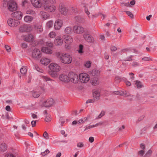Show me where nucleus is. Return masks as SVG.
I'll use <instances>...</instances> for the list:
<instances>
[{"instance_id": "nucleus-8", "label": "nucleus", "mask_w": 157, "mask_h": 157, "mask_svg": "<svg viewBox=\"0 0 157 157\" xmlns=\"http://www.w3.org/2000/svg\"><path fill=\"white\" fill-rule=\"evenodd\" d=\"M93 97L96 101L99 100L100 97V91L99 90L94 89L92 90Z\"/></svg>"}, {"instance_id": "nucleus-42", "label": "nucleus", "mask_w": 157, "mask_h": 157, "mask_svg": "<svg viewBox=\"0 0 157 157\" xmlns=\"http://www.w3.org/2000/svg\"><path fill=\"white\" fill-rule=\"evenodd\" d=\"M56 36V33L53 32H50L49 34V37L52 38H54Z\"/></svg>"}, {"instance_id": "nucleus-55", "label": "nucleus", "mask_w": 157, "mask_h": 157, "mask_svg": "<svg viewBox=\"0 0 157 157\" xmlns=\"http://www.w3.org/2000/svg\"><path fill=\"white\" fill-rule=\"evenodd\" d=\"M42 4L43 5L45 3L49 4L50 3V0H42Z\"/></svg>"}, {"instance_id": "nucleus-12", "label": "nucleus", "mask_w": 157, "mask_h": 157, "mask_svg": "<svg viewBox=\"0 0 157 157\" xmlns=\"http://www.w3.org/2000/svg\"><path fill=\"white\" fill-rule=\"evenodd\" d=\"M12 17L15 18L17 20L21 19L22 17L21 12L20 11H17L11 14Z\"/></svg>"}, {"instance_id": "nucleus-38", "label": "nucleus", "mask_w": 157, "mask_h": 157, "mask_svg": "<svg viewBox=\"0 0 157 157\" xmlns=\"http://www.w3.org/2000/svg\"><path fill=\"white\" fill-rule=\"evenodd\" d=\"M32 94L33 97L35 98H37L40 96V94L35 91L32 92Z\"/></svg>"}, {"instance_id": "nucleus-52", "label": "nucleus", "mask_w": 157, "mask_h": 157, "mask_svg": "<svg viewBox=\"0 0 157 157\" xmlns=\"http://www.w3.org/2000/svg\"><path fill=\"white\" fill-rule=\"evenodd\" d=\"M133 56H130L129 57H127L125 59L124 61H131L132 60V58L133 57Z\"/></svg>"}, {"instance_id": "nucleus-9", "label": "nucleus", "mask_w": 157, "mask_h": 157, "mask_svg": "<svg viewBox=\"0 0 157 157\" xmlns=\"http://www.w3.org/2000/svg\"><path fill=\"white\" fill-rule=\"evenodd\" d=\"M63 40L65 43L69 44L73 42V39L72 37L67 35H64L63 36Z\"/></svg>"}, {"instance_id": "nucleus-58", "label": "nucleus", "mask_w": 157, "mask_h": 157, "mask_svg": "<svg viewBox=\"0 0 157 157\" xmlns=\"http://www.w3.org/2000/svg\"><path fill=\"white\" fill-rule=\"evenodd\" d=\"M5 47L8 52H10L11 50V48L9 46L5 45Z\"/></svg>"}, {"instance_id": "nucleus-53", "label": "nucleus", "mask_w": 157, "mask_h": 157, "mask_svg": "<svg viewBox=\"0 0 157 157\" xmlns=\"http://www.w3.org/2000/svg\"><path fill=\"white\" fill-rule=\"evenodd\" d=\"M32 42H33L32 45L34 46H37L39 43L38 41L37 40H34L33 41V40Z\"/></svg>"}, {"instance_id": "nucleus-2", "label": "nucleus", "mask_w": 157, "mask_h": 157, "mask_svg": "<svg viewBox=\"0 0 157 157\" xmlns=\"http://www.w3.org/2000/svg\"><path fill=\"white\" fill-rule=\"evenodd\" d=\"M49 69L52 71L51 75L52 76H56V73L59 71L60 69V67L57 64L52 63L48 66Z\"/></svg>"}, {"instance_id": "nucleus-56", "label": "nucleus", "mask_w": 157, "mask_h": 157, "mask_svg": "<svg viewBox=\"0 0 157 157\" xmlns=\"http://www.w3.org/2000/svg\"><path fill=\"white\" fill-rule=\"evenodd\" d=\"M77 146L78 147H82L84 146V144L81 142H79L77 144Z\"/></svg>"}, {"instance_id": "nucleus-4", "label": "nucleus", "mask_w": 157, "mask_h": 157, "mask_svg": "<svg viewBox=\"0 0 157 157\" xmlns=\"http://www.w3.org/2000/svg\"><path fill=\"white\" fill-rule=\"evenodd\" d=\"M69 80L73 83H77L78 81V75L73 72H70L68 74Z\"/></svg>"}, {"instance_id": "nucleus-21", "label": "nucleus", "mask_w": 157, "mask_h": 157, "mask_svg": "<svg viewBox=\"0 0 157 157\" xmlns=\"http://www.w3.org/2000/svg\"><path fill=\"white\" fill-rule=\"evenodd\" d=\"M40 61L42 64L47 65L50 63V60L45 58H43L40 59Z\"/></svg>"}, {"instance_id": "nucleus-54", "label": "nucleus", "mask_w": 157, "mask_h": 157, "mask_svg": "<svg viewBox=\"0 0 157 157\" xmlns=\"http://www.w3.org/2000/svg\"><path fill=\"white\" fill-rule=\"evenodd\" d=\"M124 82L125 83L126 85L127 86H131V83L130 82L127 81V79L126 78H125V80L124 81Z\"/></svg>"}, {"instance_id": "nucleus-19", "label": "nucleus", "mask_w": 157, "mask_h": 157, "mask_svg": "<svg viewBox=\"0 0 157 157\" xmlns=\"http://www.w3.org/2000/svg\"><path fill=\"white\" fill-rule=\"evenodd\" d=\"M59 78L60 80L65 82H68L69 81V77L64 74L60 75H59Z\"/></svg>"}, {"instance_id": "nucleus-20", "label": "nucleus", "mask_w": 157, "mask_h": 157, "mask_svg": "<svg viewBox=\"0 0 157 157\" xmlns=\"http://www.w3.org/2000/svg\"><path fill=\"white\" fill-rule=\"evenodd\" d=\"M33 36L32 34H29L25 36L24 40L27 42H31L33 41Z\"/></svg>"}, {"instance_id": "nucleus-22", "label": "nucleus", "mask_w": 157, "mask_h": 157, "mask_svg": "<svg viewBox=\"0 0 157 157\" xmlns=\"http://www.w3.org/2000/svg\"><path fill=\"white\" fill-rule=\"evenodd\" d=\"M41 51L47 54H51L52 53V51L49 48L47 47H44L42 48Z\"/></svg>"}, {"instance_id": "nucleus-14", "label": "nucleus", "mask_w": 157, "mask_h": 157, "mask_svg": "<svg viewBox=\"0 0 157 157\" xmlns=\"http://www.w3.org/2000/svg\"><path fill=\"white\" fill-rule=\"evenodd\" d=\"M31 30V27L29 25H24L21 26L19 28V30L21 32H29Z\"/></svg>"}, {"instance_id": "nucleus-13", "label": "nucleus", "mask_w": 157, "mask_h": 157, "mask_svg": "<svg viewBox=\"0 0 157 157\" xmlns=\"http://www.w3.org/2000/svg\"><path fill=\"white\" fill-rule=\"evenodd\" d=\"M53 99L52 98L48 99L43 103V105L46 107H50L54 104Z\"/></svg>"}, {"instance_id": "nucleus-5", "label": "nucleus", "mask_w": 157, "mask_h": 157, "mask_svg": "<svg viewBox=\"0 0 157 157\" xmlns=\"http://www.w3.org/2000/svg\"><path fill=\"white\" fill-rule=\"evenodd\" d=\"M8 8L10 11H14L17 9V4L14 1H10L8 3Z\"/></svg>"}, {"instance_id": "nucleus-45", "label": "nucleus", "mask_w": 157, "mask_h": 157, "mask_svg": "<svg viewBox=\"0 0 157 157\" xmlns=\"http://www.w3.org/2000/svg\"><path fill=\"white\" fill-rule=\"evenodd\" d=\"M42 78L44 80L46 81L52 80L47 76H42Z\"/></svg>"}, {"instance_id": "nucleus-41", "label": "nucleus", "mask_w": 157, "mask_h": 157, "mask_svg": "<svg viewBox=\"0 0 157 157\" xmlns=\"http://www.w3.org/2000/svg\"><path fill=\"white\" fill-rule=\"evenodd\" d=\"M83 46L82 44H80L79 47V50L78 52L79 53L81 54L83 53Z\"/></svg>"}, {"instance_id": "nucleus-32", "label": "nucleus", "mask_w": 157, "mask_h": 157, "mask_svg": "<svg viewBox=\"0 0 157 157\" xmlns=\"http://www.w3.org/2000/svg\"><path fill=\"white\" fill-rule=\"evenodd\" d=\"M135 82H136V85L138 88H140L142 87L143 85L140 81L136 80Z\"/></svg>"}, {"instance_id": "nucleus-44", "label": "nucleus", "mask_w": 157, "mask_h": 157, "mask_svg": "<svg viewBox=\"0 0 157 157\" xmlns=\"http://www.w3.org/2000/svg\"><path fill=\"white\" fill-rule=\"evenodd\" d=\"M99 73V71L98 70H93L92 71V74L93 75H97Z\"/></svg>"}, {"instance_id": "nucleus-51", "label": "nucleus", "mask_w": 157, "mask_h": 157, "mask_svg": "<svg viewBox=\"0 0 157 157\" xmlns=\"http://www.w3.org/2000/svg\"><path fill=\"white\" fill-rule=\"evenodd\" d=\"M43 136L46 139H48L49 138L48 134L46 131L44 132Z\"/></svg>"}, {"instance_id": "nucleus-61", "label": "nucleus", "mask_w": 157, "mask_h": 157, "mask_svg": "<svg viewBox=\"0 0 157 157\" xmlns=\"http://www.w3.org/2000/svg\"><path fill=\"white\" fill-rule=\"evenodd\" d=\"M144 152L143 150H140L138 152V154L141 156H143L144 154Z\"/></svg>"}, {"instance_id": "nucleus-30", "label": "nucleus", "mask_w": 157, "mask_h": 157, "mask_svg": "<svg viewBox=\"0 0 157 157\" xmlns=\"http://www.w3.org/2000/svg\"><path fill=\"white\" fill-rule=\"evenodd\" d=\"M35 28L37 29V32L40 33L43 31V29L41 25H35Z\"/></svg>"}, {"instance_id": "nucleus-59", "label": "nucleus", "mask_w": 157, "mask_h": 157, "mask_svg": "<svg viewBox=\"0 0 157 157\" xmlns=\"http://www.w3.org/2000/svg\"><path fill=\"white\" fill-rule=\"evenodd\" d=\"M121 91H114V92H113V93H114V94H116L121 95Z\"/></svg>"}, {"instance_id": "nucleus-24", "label": "nucleus", "mask_w": 157, "mask_h": 157, "mask_svg": "<svg viewBox=\"0 0 157 157\" xmlns=\"http://www.w3.org/2000/svg\"><path fill=\"white\" fill-rule=\"evenodd\" d=\"M7 148V146L6 144L2 143L0 145V151H1L3 152L5 151Z\"/></svg>"}, {"instance_id": "nucleus-31", "label": "nucleus", "mask_w": 157, "mask_h": 157, "mask_svg": "<svg viewBox=\"0 0 157 157\" xmlns=\"http://www.w3.org/2000/svg\"><path fill=\"white\" fill-rule=\"evenodd\" d=\"M121 95L122 96H129L132 97L133 95L130 94L129 93H128L127 91H121Z\"/></svg>"}, {"instance_id": "nucleus-26", "label": "nucleus", "mask_w": 157, "mask_h": 157, "mask_svg": "<svg viewBox=\"0 0 157 157\" xmlns=\"http://www.w3.org/2000/svg\"><path fill=\"white\" fill-rule=\"evenodd\" d=\"M24 20L26 22H30L33 20V17L30 16H26L24 18Z\"/></svg>"}, {"instance_id": "nucleus-36", "label": "nucleus", "mask_w": 157, "mask_h": 157, "mask_svg": "<svg viewBox=\"0 0 157 157\" xmlns=\"http://www.w3.org/2000/svg\"><path fill=\"white\" fill-rule=\"evenodd\" d=\"M34 66L35 68L37 71L41 73H43V70L41 68H40L37 65L35 64Z\"/></svg>"}, {"instance_id": "nucleus-46", "label": "nucleus", "mask_w": 157, "mask_h": 157, "mask_svg": "<svg viewBox=\"0 0 157 157\" xmlns=\"http://www.w3.org/2000/svg\"><path fill=\"white\" fill-rule=\"evenodd\" d=\"M142 60L146 61H149L152 60V59L151 58L147 57L143 58H142Z\"/></svg>"}, {"instance_id": "nucleus-48", "label": "nucleus", "mask_w": 157, "mask_h": 157, "mask_svg": "<svg viewBox=\"0 0 157 157\" xmlns=\"http://www.w3.org/2000/svg\"><path fill=\"white\" fill-rule=\"evenodd\" d=\"M29 4L27 1L25 0L23 1L22 3V6L23 7H25L26 6H27Z\"/></svg>"}, {"instance_id": "nucleus-64", "label": "nucleus", "mask_w": 157, "mask_h": 157, "mask_svg": "<svg viewBox=\"0 0 157 157\" xmlns=\"http://www.w3.org/2000/svg\"><path fill=\"white\" fill-rule=\"evenodd\" d=\"M46 45L50 47H52L53 46V44L52 43H47Z\"/></svg>"}, {"instance_id": "nucleus-1", "label": "nucleus", "mask_w": 157, "mask_h": 157, "mask_svg": "<svg viewBox=\"0 0 157 157\" xmlns=\"http://www.w3.org/2000/svg\"><path fill=\"white\" fill-rule=\"evenodd\" d=\"M57 55L62 63L65 64H68L71 63L72 58L69 55L67 54H63L58 53Z\"/></svg>"}, {"instance_id": "nucleus-37", "label": "nucleus", "mask_w": 157, "mask_h": 157, "mask_svg": "<svg viewBox=\"0 0 157 157\" xmlns=\"http://www.w3.org/2000/svg\"><path fill=\"white\" fill-rule=\"evenodd\" d=\"M125 12H126L128 15L132 19L133 18L134 16L131 12L128 11H125Z\"/></svg>"}, {"instance_id": "nucleus-27", "label": "nucleus", "mask_w": 157, "mask_h": 157, "mask_svg": "<svg viewBox=\"0 0 157 157\" xmlns=\"http://www.w3.org/2000/svg\"><path fill=\"white\" fill-rule=\"evenodd\" d=\"M40 13L42 16V17L44 19H47L49 16V14L48 13L44 11L41 12Z\"/></svg>"}, {"instance_id": "nucleus-15", "label": "nucleus", "mask_w": 157, "mask_h": 157, "mask_svg": "<svg viewBox=\"0 0 157 157\" xmlns=\"http://www.w3.org/2000/svg\"><path fill=\"white\" fill-rule=\"evenodd\" d=\"M31 2L33 5L36 8H40L42 4L39 0H31Z\"/></svg>"}, {"instance_id": "nucleus-25", "label": "nucleus", "mask_w": 157, "mask_h": 157, "mask_svg": "<svg viewBox=\"0 0 157 157\" xmlns=\"http://www.w3.org/2000/svg\"><path fill=\"white\" fill-rule=\"evenodd\" d=\"M27 67L26 66H23L20 69V72L23 75L26 74Z\"/></svg>"}, {"instance_id": "nucleus-35", "label": "nucleus", "mask_w": 157, "mask_h": 157, "mask_svg": "<svg viewBox=\"0 0 157 157\" xmlns=\"http://www.w3.org/2000/svg\"><path fill=\"white\" fill-rule=\"evenodd\" d=\"M26 13L27 14H30L32 15H34L36 14L35 12L31 10H28L26 12Z\"/></svg>"}, {"instance_id": "nucleus-47", "label": "nucleus", "mask_w": 157, "mask_h": 157, "mask_svg": "<svg viewBox=\"0 0 157 157\" xmlns=\"http://www.w3.org/2000/svg\"><path fill=\"white\" fill-rule=\"evenodd\" d=\"M110 49L111 51L114 52L117 50V48L116 46L112 45L110 46Z\"/></svg>"}, {"instance_id": "nucleus-28", "label": "nucleus", "mask_w": 157, "mask_h": 157, "mask_svg": "<svg viewBox=\"0 0 157 157\" xmlns=\"http://www.w3.org/2000/svg\"><path fill=\"white\" fill-rule=\"evenodd\" d=\"M64 31L67 34H70L72 32V28L70 27H67L65 29Z\"/></svg>"}, {"instance_id": "nucleus-33", "label": "nucleus", "mask_w": 157, "mask_h": 157, "mask_svg": "<svg viewBox=\"0 0 157 157\" xmlns=\"http://www.w3.org/2000/svg\"><path fill=\"white\" fill-rule=\"evenodd\" d=\"M145 117V115L144 114H143L142 116H140L136 121V124H137L139 122L142 120L144 119Z\"/></svg>"}, {"instance_id": "nucleus-6", "label": "nucleus", "mask_w": 157, "mask_h": 157, "mask_svg": "<svg viewBox=\"0 0 157 157\" xmlns=\"http://www.w3.org/2000/svg\"><path fill=\"white\" fill-rule=\"evenodd\" d=\"M49 4L45 3L43 5L44 10L50 12L55 11L56 9V7L53 5H49Z\"/></svg>"}, {"instance_id": "nucleus-23", "label": "nucleus", "mask_w": 157, "mask_h": 157, "mask_svg": "<svg viewBox=\"0 0 157 157\" xmlns=\"http://www.w3.org/2000/svg\"><path fill=\"white\" fill-rule=\"evenodd\" d=\"M59 10L60 12L64 15H66L67 13V10L65 7L61 6L59 7Z\"/></svg>"}, {"instance_id": "nucleus-63", "label": "nucleus", "mask_w": 157, "mask_h": 157, "mask_svg": "<svg viewBox=\"0 0 157 157\" xmlns=\"http://www.w3.org/2000/svg\"><path fill=\"white\" fill-rule=\"evenodd\" d=\"M139 65V63L138 62H133V63L132 64V66L133 67H136Z\"/></svg>"}, {"instance_id": "nucleus-18", "label": "nucleus", "mask_w": 157, "mask_h": 157, "mask_svg": "<svg viewBox=\"0 0 157 157\" xmlns=\"http://www.w3.org/2000/svg\"><path fill=\"white\" fill-rule=\"evenodd\" d=\"M63 39L61 37L57 36L56 38L54 43L56 45L60 46L62 45L63 42Z\"/></svg>"}, {"instance_id": "nucleus-29", "label": "nucleus", "mask_w": 157, "mask_h": 157, "mask_svg": "<svg viewBox=\"0 0 157 157\" xmlns=\"http://www.w3.org/2000/svg\"><path fill=\"white\" fill-rule=\"evenodd\" d=\"M91 81L92 84L94 86L96 85L98 83L97 78H94L91 79Z\"/></svg>"}, {"instance_id": "nucleus-60", "label": "nucleus", "mask_w": 157, "mask_h": 157, "mask_svg": "<svg viewBox=\"0 0 157 157\" xmlns=\"http://www.w3.org/2000/svg\"><path fill=\"white\" fill-rule=\"evenodd\" d=\"M89 140L90 142L92 143L94 140V138L92 136L90 137L89 138Z\"/></svg>"}, {"instance_id": "nucleus-10", "label": "nucleus", "mask_w": 157, "mask_h": 157, "mask_svg": "<svg viewBox=\"0 0 157 157\" xmlns=\"http://www.w3.org/2000/svg\"><path fill=\"white\" fill-rule=\"evenodd\" d=\"M7 22L8 25L12 27L17 26L20 23L18 21L16 20L15 21V20L11 18L9 19Z\"/></svg>"}, {"instance_id": "nucleus-17", "label": "nucleus", "mask_w": 157, "mask_h": 157, "mask_svg": "<svg viewBox=\"0 0 157 157\" xmlns=\"http://www.w3.org/2000/svg\"><path fill=\"white\" fill-rule=\"evenodd\" d=\"M83 37L85 40L89 42H93L94 41V38L89 34L85 33L83 35Z\"/></svg>"}, {"instance_id": "nucleus-3", "label": "nucleus", "mask_w": 157, "mask_h": 157, "mask_svg": "<svg viewBox=\"0 0 157 157\" xmlns=\"http://www.w3.org/2000/svg\"><path fill=\"white\" fill-rule=\"evenodd\" d=\"M79 78L80 82L82 83L87 82L90 78L89 75L86 73L80 74L79 75Z\"/></svg>"}, {"instance_id": "nucleus-11", "label": "nucleus", "mask_w": 157, "mask_h": 157, "mask_svg": "<svg viewBox=\"0 0 157 157\" xmlns=\"http://www.w3.org/2000/svg\"><path fill=\"white\" fill-rule=\"evenodd\" d=\"M73 31L74 33L77 34L83 33L84 31V29L80 26H75L73 28Z\"/></svg>"}, {"instance_id": "nucleus-39", "label": "nucleus", "mask_w": 157, "mask_h": 157, "mask_svg": "<svg viewBox=\"0 0 157 157\" xmlns=\"http://www.w3.org/2000/svg\"><path fill=\"white\" fill-rule=\"evenodd\" d=\"M51 120V117L50 115L47 116H46L45 118V121L46 122H49Z\"/></svg>"}, {"instance_id": "nucleus-40", "label": "nucleus", "mask_w": 157, "mask_h": 157, "mask_svg": "<svg viewBox=\"0 0 157 157\" xmlns=\"http://www.w3.org/2000/svg\"><path fill=\"white\" fill-rule=\"evenodd\" d=\"M53 25L52 21H50L47 23L46 26L49 28L51 27Z\"/></svg>"}, {"instance_id": "nucleus-49", "label": "nucleus", "mask_w": 157, "mask_h": 157, "mask_svg": "<svg viewBox=\"0 0 157 157\" xmlns=\"http://www.w3.org/2000/svg\"><path fill=\"white\" fill-rule=\"evenodd\" d=\"M91 64V63L90 61H88L86 62L85 64V66L87 68H89Z\"/></svg>"}, {"instance_id": "nucleus-7", "label": "nucleus", "mask_w": 157, "mask_h": 157, "mask_svg": "<svg viewBox=\"0 0 157 157\" xmlns=\"http://www.w3.org/2000/svg\"><path fill=\"white\" fill-rule=\"evenodd\" d=\"M32 56L33 58L39 59L41 56V52L38 49H34L33 51Z\"/></svg>"}, {"instance_id": "nucleus-34", "label": "nucleus", "mask_w": 157, "mask_h": 157, "mask_svg": "<svg viewBox=\"0 0 157 157\" xmlns=\"http://www.w3.org/2000/svg\"><path fill=\"white\" fill-rule=\"evenodd\" d=\"M152 153V151L151 149H149L145 154L144 157H150Z\"/></svg>"}, {"instance_id": "nucleus-62", "label": "nucleus", "mask_w": 157, "mask_h": 157, "mask_svg": "<svg viewBox=\"0 0 157 157\" xmlns=\"http://www.w3.org/2000/svg\"><path fill=\"white\" fill-rule=\"evenodd\" d=\"M31 124L33 127H34L36 126V121H31Z\"/></svg>"}, {"instance_id": "nucleus-57", "label": "nucleus", "mask_w": 157, "mask_h": 157, "mask_svg": "<svg viewBox=\"0 0 157 157\" xmlns=\"http://www.w3.org/2000/svg\"><path fill=\"white\" fill-rule=\"evenodd\" d=\"M84 7L85 8L84 10L85 12L87 14L89 15L90 14V13L88 11V9L85 6H84Z\"/></svg>"}, {"instance_id": "nucleus-16", "label": "nucleus", "mask_w": 157, "mask_h": 157, "mask_svg": "<svg viewBox=\"0 0 157 157\" xmlns=\"http://www.w3.org/2000/svg\"><path fill=\"white\" fill-rule=\"evenodd\" d=\"M63 21L62 20L58 19L55 22L54 28L56 30L59 29L63 25Z\"/></svg>"}, {"instance_id": "nucleus-50", "label": "nucleus", "mask_w": 157, "mask_h": 157, "mask_svg": "<svg viewBox=\"0 0 157 157\" xmlns=\"http://www.w3.org/2000/svg\"><path fill=\"white\" fill-rule=\"evenodd\" d=\"M96 101V99L93 98V99H90L86 101V103H94L95 102V101Z\"/></svg>"}, {"instance_id": "nucleus-43", "label": "nucleus", "mask_w": 157, "mask_h": 157, "mask_svg": "<svg viewBox=\"0 0 157 157\" xmlns=\"http://www.w3.org/2000/svg\"><path fill=\"white\" fill-rule=\"evenodd\" d=\"M49 152L50 151L48 149H47L44 151L41 152V154L42 156H44L49 153Z\"/></svg>"}]
</instances>
